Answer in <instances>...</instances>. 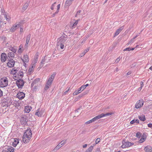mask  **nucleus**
I'll list each match as a JSON object with an SVG mask.
<instances>
[{
    "mask_svg": "<svg viewBox=\"0 0 152 152\" xmlns=\"http://www.w3.org/2000/svg\"><path fill=\"white\" fill-rule=\"evenodd\" d=\"M31 107L26 106L24 109L25 113H28L31 110Z\"/></svg>",
    "mask_w": 152,
    "mask_h": 152,
    "instance_id": "nucleus-17",
    "label": "nucleus"
},
{
    "mask_svg": "<svg viewBox=\"0 0 152 152\" xmlns=\"http://www.w3.org/2000/svg\"><path fill=\"white\" fill-rule=\"evenodd\" d=\"M16 83L19 88H21L24 84V81L22 79H19L16 81Z\"/></svg>",
    "mask_w": 152,
    "mask_h": 152,
    "instance_id": "nucleus-5",
    "label": "nucleus"
},
{
    "mask_svg": "<svg viewBox=\"0 0 152 152\" xmlns=\"http://www.w3.org/2000/svg\"><path fill=\"white\" fill-rule=\"evenodd\" d=\"M40 79L39 78H37L31 84V87H33L35 85L37 84L39 81Z\"/></svg>",
    "mask_w": 152,
    "mask_h": 152,
    "instance_id": "nucleus-18",
    "label": "nucleus"
},
{
    "mask_svg": "<svg viewBox=\"0 0 152 152\" xmlns=\"http://www.w3.org/2000/svg\"><path fill=\"white\" fill-rule=\"evenodd\" d=\"M139 118L140 120L143 121L145 120V118L144 115H142L139 116Z\"/></svg>",
    "mask_w": 152,
    "mask_h": 152,
    "instance_id": "nucleus-26",
    "label": "nucleus"
},
{
    "mask_svg": "<svg viewBox=\"0 0 152 152\" xmlns=\"http://www.w3.org/2000/svg\"><path fill=\"white\" fill-rule=\"evenodd\" d=\"M123 26H122V27H121L120 28H118V29H119V31H122V30L123 29Z\"/></svg>",
    "mask_w": 152,
    "mask_h": 152,
    "instance_id": "nucleus-60",
    "label": "nucleus"
},
{
    "mask_svg": "<svg viewBox=\"0 0 152 152\" xmlns=\"http://www.w3.org/2000/svg\"><path fill=\"white\" fill-rule=\"evenodd\" d=\"M69 90V88L64 93V94L65 95L66 94L68 91Z\"/></svg>",
    "mask_w": 152,
    "mask_h": 152,
    "instance_id": "nucleus-61",
    "label": "nucleus"
},
{
    "mask_svg": "<svg viewBox=\"0 0 152 152\" xmlns=\"http://www.w3.org/2000/svg\"><path fill=\"white\" fill-rule=\"evenodd\" d=\"M50 86L49 85H47V84H46L44 88L45 90H47L49 88Z\"/></svg>",
    "mask_w": 152,
    "mask_h": 152,
    "instance_id": "nucleus-46",
    "label": "nucleus"
},
{
    "mask_svg": "<svg viewBox=\"0 0 152 152\" xmlns=\"http://www.w3.org/2000/svg\"><path fill=\"white\" fill-rule=\"evenodd\" d=\"M19 26V24H18L15 26H13L11 28L10 31L11 32H14L16 28H18Z\"/></svg>",
    "mask_w": 152,
    "mask_h": 152,
    "instance_id": "nucleus-19",
    "label": "nucleus"
},
{
    "mask_svg": "<svg viewBox=\"0 0 152 152\" xmlns=\"http://www.w3.org/2000/svg\"><path fill=\"white\" fill-rule=\"evenodd\" d=\"M144 150L146 152H152V147L147 146L145 148Z\"/></svg>",
    "mask_w": 152,
    "mask_h": 152,
    "instance_id": "nucleus-15",
    "label": "nucleus"
},
{
    "mask_svg": "<svg viewBox=\"0 0 152 152\" xmlns=\"http://www.w3.org/2000/svg\"><path fill=\"white\" fill-rule=\"evenodd\" d=\"M60 148L57 145L55 148L53 149V151L54 152H56Z\"/></svg>",
    "mask_w": 152,
    "mask_h": 152,
    "instance_id": "nucleus-38",
    "label": "nucleus"
},
{
    "mask_svg": "<svg viewBox=\"0 0 152 152\" xmlns=\"http://www.w3.org/2000/svg\"><path fill=\"white\" fill-rule=\"evenodd\" d=\"M83 88H82L81 86L80 88H78V90L75 91L74 93H73V95H76L80 93L81 92V91H83L84 90Z\"/></svg>",
    "mask_w": 152,
    "mask_h": 152,
    "instance_id": "nucleus-14",
    "label": "nucleus"
},
{
    "mask_svg": "<svg viewBox=\"0 0 152 152\" xmlns=\"http://www.w3.org/2000/svg\"><path fill=\"white\" fill-rule=\"evenodd\" d=\"M87 94L85 92H84L81 95L78 96L77 97L78 99H79L81 97H82L83 96Z\"/></svg>",
    "mask_w": 152,
    "mask_h": 152,
    "instance_id": "nucleus-41",
    "label": "nucleus"
},
{
    "mask_svg": "<svg viewBox=\"0 0 152 152\" xmlns=\"http://www.w3.org/2000/svg\"><path fill=\"white\" fill-rule=\"evenodd\" d=\"M139 120L138 119H137L136 120L134 119L131 121L130 124H133L135 123L138 124V123H139Z\"/></svg>",
    "mask_w": 152,
    "mask_h": 152,
    "instance_id": "nucleus-27",
    "label": "nucleus"
},
{
    "mask_svg": "<svg viewBox=\"0 0 152 152\" xmlns=\"http://www.w3.org/2000/svg\"><path fill=\"white\" fill-rule=\"evenodd\" d=\"M55 75V74H53L52 75L51 77L48 78L46 83L47 85H49L50 86H51Z\"/></svg>",
    "mask_w": 152,
    "mask_h": 152,
    "instance_id": "nucleus-9",
    "label": "nucleus"
},
{
    "mask_svg": "<svg viewBox=\"0 0 152 152\" xmlns=\"http://www.w3.org/2000/svg\"><path fill=\"white\" fill-rule=\"evenodd\" d=\"M134 42V38L132 39L129 42V43H132Z\"/></svg>",
    "mask_w": 152,
    "mask_h": 152,
    "instance_id": "nucleus-55",
    "label": "nucleus"
},
{
    "mask_svg": "<svg viewBox=\"0 0 152 152\" xmlns=\"http://www.w3.org/2000/svg\"><path fill=\"white\" fill-rule=\"evenodd\" d=\"M86 39H84L81 42V43L82 44L83 42H84L86 41Z\"/></svg>",
    "mask_w": 152,
    "mask_h": 152,
    "instance_id": "nucleus-64",
    "label": "nucleus"
},
{
    "mask_svg": "<svg viewBox=\"0 0 152 152\" xmlns=\"http://www.w3.org/2000/svg\"><path fill=\"white\" fill-rule=\"evenodd\" d=\"M45 57H44V58L42 59V60L41 61V64L40 65V66L42 67L43 66V64L44 63V62L45 61Z\"/></svg>",
    "mask_w": 152,
    "mask_h": 152,
    "instance_id": "nucleus-34",
    "label": "nucleus"
},
{
    "mask_svg": "<svg viewBox=\"0 0 152 152\" xmlns=\"http://www.w3.org/2000/svg\"><path fill=\"white\" fill-rule=\"evenodd\" d=\"M95 152H100L99 149V148H97Z\"/></svg>",
    "mask_w": 152,
    "mask_h": 152,
    "instance_id": "nucleus-58",
    "label": "nucleus"
},
{
    "mask_svg": "<svg viewBox=\"0 0 152 152\" xmlns=\"http://www.w3.org/2000/svg\"><path fill=\"white\" fill-rule=\"evenodd\" d=\"M22 60L24 62H28L29 59L28 56H27L26 55H24L23 57V59H22Z\"/></svg>",
    "mask_w": 152,
    "mask_h": 152,
    "instance_id": "nucleus-22",
    "label": "nucleus"
},
{
    "mask_svg": "<svg viewBox=\"0 0 152 152\" xmlns=\"http://www.w3.org/2000/svg\"><path fill=\"white\" fill-rule=\"evenodd\" d=\"M122 145L121 147L122 148H128L134 145V143L129 141H126V140H124L122 141Z\"/></svg>",
    "mask_w": 152,
    "mask_h": 152,
    "instance_id": "nucleus-3",
    "label": "nucleus"
},
{
    "mask_svg": "<svg viewBox=\"0 0 152 152\" xmlns=\"http://www.w3.org/2000/svg\"><path fill=\"white\" fill-rule=\"evenodd\" d=\"M109 115H98L95 117L91 120L86 122L85 124L87 125L89 124L96 121L97 119L102 117L108 116Z\"/></svg>",
    "mask_w": 152,
    "mask_h": 152,
    "instance_id": "nucleus-2",
    "label": "nucleus"
},
{
    "mask_svg": "<svg viewBox=\"0 0 152 152\" xmlns=\"http://www.w3.org/2000/svg\"><path fill=\"white\" fill-rule=\"evenodd\" d=\"M2 105L3 106H6L7 107L10 105V102L8 98H4L2 100Z\"/></svg>",
    "mask_w": 152,
    "mask_h": 152,
    "instance_id": "nucleus-8",
    "label": "nucleus"
},
{
    "mask_svg": "<svg viewBox=\"0 0 152 152\" xmlns=\"http://www.w3.org/2000/svg\"><path fill=\"white\" fill-rule=\"evenodd\" d=\"M145 140V138L142 137L139 141V143H142L144 142Z\"/></svg>",
    "mask_w": 152,
    "mask_h": 152,
    "instance_id": "nucleus-39",
    "label": "nucleus"
},
{
    "mask_svg": "<svg viewBox=\"0 0 152 152\" xmlns=\"http://www.w3.org/2000/svg\"><path fill=\"white\" fill-rule=\"evenodd\" d=\"M32 135L31 129H27L25 132L23 137V141L25 143L28 142L31 139Z\"/></svg>",
    "mask_w": 152,
    "mask_h": 152,
    "instance_id": "nucleus-1",
    "label": "nucleus"
},
{
    "mask_svg": "<svg viewBox=\"0 0 152 152\" xmlns=\"http://www.w3.org/2000/svg\"><path fill=\"white\" fill-rule=\"evenodd\" d=\"M120 32L121 31H119L118 29L115 32L114 37H115V36L117 35L118 34H119Z\"/></svg>",
    "mask_w": 152,
    "mask_h": 152,
    "instance_id": "nucleus-40",
    "label": "nucleus"
},
{
    "mask_svg": "<svg viewBox=\"0 0 152 152\" xmlns=\"http://www.w3.org/2000/svg\"><path fill=\"white\" fill-rule=\"evenodd\" d=\"M18 75L19 76H23V72L21 71H19L18 73Z\"/></svg>",
    "mask_w": 152,
    "mask_h": 152,
    "instance_id": "nucleus-36",
    "label": "nucleus"
},
{
    "mask_svg": "<svg viewBox=\"0 0 152 152\" xmlns=\"http://www.w3.org/2000/svg\"><path fill=\"white\" fill-rule=\"evenodd\" d=\"M25 96V94L23 92H18L17 95V97L20 99H23Z\"/></svg>",
    "mask_w": 152,
    "mask_h": 152,
    "instance_id": "nucleus-11",
    "label": "nucleus"
},
{
    "mask_svg": "<svg viewBox=\"0 0 152 152\" xmlns=\"http://www.w3.org/2000/svg\"><path fill=\"white\" fill-rule=\"evenodd\" d=\"M87 146V145L86 144H85V145H83V148H86Z\"/></svg>",
    "mask_w": 152,
    "mask_h": 152,
    "instance_id": "nucleus-63",
    "label": "nucleus"
},
{
    "mask_svg": "<svg viewBox=\"0 0 152 152\" xmlns=\"http://www.w3.org/2000/svg\"><path fill=\"white\" fill-rule=\"evenodd\" d=\"M20 121L24 123V122H26L27 121V118L26 116V115H22L21 118H20Z\"/></svg>",
    "mask_w": 152,
    "mask_h": 152,
    "instance_id": "nucleus-13",
    "label": "nucleus"
},
{
    "mask_svg": "<svg viewBox=\"0 0 152 152\" xmlns=\"http://www.w3.org/2000/svg\"><path fill=\"white\" fill-rule=\"evenodd\" d=\"M89 50V48H88L86 49L82 53L81 56H84L85 54L88 52Z\"/></svg>",
    "mask_w": 152,
    "mask_h": 152,
    "instance_id": "nucleus-31",
    "label": "nucleus"
},
{
    "mask_svg": "<svg viewBox=\"0 0 152 152\" xmlns=\"http://www.w3.org/2000/svg\"><path fill=\"white\" fill-rule=\"evenodd\" d=\"M8 149V151H9V152L10 151V152H13L15 150V149L12 147H11Z\"/></svg>",
    "mask_w": 152,
    "mask_h": 152,
    "instance_id": "nucleus-44",
    "label": "nucleus"
},
{
    "mask_svg": "<svg viewBox=\"0 0 152 152\" xmlns=\"http://www.w3.org/2000/svg\"><path fill=\"white\" fill-rule=\"evenodd\" d=\"M4 17L7 21H9L10 20V18L9 17H8L7 15H5Z\"/></svg>",
    "mask_w": 152,
    "mask_h": 152,
    "instance_id": "nucleus-51",
    "label": "nucleus"
},
{
    "mask_svg": "<svg viewBox=\"0 0 152 152\" xmlns=\"http://www.w3.org/2000/svg\"><path fill=\"white\" fill-rule=\"evenodd\" d=\"M9 50L10 51H11L12 52H13L14 53H15L16 51V49L15 48H14L12 47H10L9 48Z\"/></svg>",
    "mask_w": 152,
    "mask_h": 152,
    "instance_id": "nucleus-30",
    "label": "nucleus"
},
{
    "mask_svg": "<svg viewBox=\"0 0 152 152\" xmlns=\"http://www.w3.org/2000/svg\"><path fill=\"white\" fill-rule=\"evenodd\" d=\"M58 12L56 11V12L55 13H54L53 14V15H52V16L53 17H54L56 15V14Z\"/></svg>",
    "mask_w": 152,
    "mask_h": 152,
    "instance_id": "nucleus-56",
    "label": "nucleus"
},
{
    "mask_svg": "<svg viewBox=\"0 0 152 152\" xmlns=\"http://www.w3.org/2000/svg\"><path fill=\"white\" fill-rule=\"evenodd\" d=\"M94 149V147L92 146H90L85 152H91Z\"/></svg>",
    "mask_w": 152,
    "mask_h": 152,
    "instance_id": "nucleus-32",
    "label": "nucleus"
},
{
    "mask_svg": "<svg viewBox=\"0 0 152 152\" xmlns=\"http://www.w3.org/2000/svg\"><path fill=\"white\" fill-rule=\"evenodd\" d=\"M140 87H143L144 86L143 83L142 81H141L140 82Z\"/></svg>",
    "mask_w": 152,
    "mask_h": 152,
    "instance_id": "nucleus-59",
    "label": "nucleus"
},
{
    "mask_svg": "<svg viewBox=\"0 0 152 152\" xmlns=\"http://www.w3.org/2000/svg\"><path fill=\"white\" fill-rule=\"evenodd\" d=\"M35 63H34V64L32 65V66L30 67L28 69V72H31L33 70V69L34 68V67L35 66Z\"/></svg>",
    "mask_w": 152,
    "mask_h": 152,
    "instance_id": "nucleus-35",
    "label": "nucleus"
},
{
    "mask_svg": "<svg viewBox=\"0 0 152 152\" xmlns=\"http://www.w3.org/2000/svg\"><path fill=\"white\" fill-rule=\"evenodd\" d=\"M142 135L141 133L140 132H138L136 133V137H137L140 138Z\"/></svg>",
    "mask_w": 152,
    "mask_h": 152,
    "instance_id": "nucleus-37",
    "label": "nucleus"
},
{
    "mask_svg": "<svg viewBox=\"0 0 152 152\" xmlns=\"http://www.w3.org/2000/svg\"><path fill=\"white\" fill-rule=\"evenodd\" d=\"M64 43H57V45L58 46H59L61 49H63L64 48Z\"/></svg>",
    "mask_w": 152,
    "mask_h": 152,
    "instance_id": "nucleus-33",
    "label": "nucleus"
},
{
    "mask_svg": "<svg viewBox=\"0 0 152 152\" xmlns=\"http://www.w3.org/2000/svg\"><path fill=\"white\" fill-rule=\"evenodd\" d=\"M74 0H67L65 2V5L66 6H69L71 4L72 1Z\"/></svg>",
    "mask_w": 152,
    "mask_h": 152,
    "instance_id": "nucleus-23",
    "label": "nucleus"
},
{
    "mask_svg": "<svg viewBox=\"0 0 152 152\" xmlns=\"http://www.w3.org/2000/svg\"><path fill=\"white\" fill-rule=\"evenodd\" d=\"M31 35L30 34H29L26 37V40L29 41L31 38Z\"/></svg>",
    "mask_w": 152,
    "mask_h": 152,
    "instance_id": "nucleus-43",
    "label": "nucleus"
},
{
    "mask_svg": "<svg viewBox=\"0 0 152 152\" xmlns=\"http://www.w3.org/2000/svg\"><path fill=\"white\" fill-rule=\"evenodd\" d=\"M75 20V22L74 23L72 24V25H71V28L73 29L76 27V26L77 25V23H78V21L80 20V19H78L77 20Z\"/></svg>",
    "mask_w": 152,
    "mask_h": 152,
    "instance_id": "nucleus-16",
    "label": "nucleus"
},
{
    "mask_svg": "<svg viewBox=\"0 0 152 152\" xmlns=\"http://www.w3.org/2000/svg\"><path fill=\"white\" fill-rule=\"evenodd\" d=\"M38 56H39L38 53H36V54H35V56L34 57V61H35V62L34 63H35V64L37 62V58H38Z\"/></svg>",
    "mask_w": 152,
    "mask_h": 152,
    "instance_id": "nucleus-29",
    "label": "nucleus"
},
{
    "mask_svg": "<svg viewBox=\"0 0 152 152\" xmlns=\"http://www.w3.org/2000/svg\"><path fill=\"white\" fill-rule=\"evenodd\" d=\"M14 53L13 52H10L8 54V57H11L12 58L14 57Z\"/></svg>",
    "mask_w": 152,
    "mask_h": 152,
    "instance_id": "nucleus-28",
    "label": "nucleus"
},
{
    "mask_svg": "<svg viewBox=\"0 0 152 152\" xmlns=\"http://www.w3.org/2000/svg\"><path fill=\"white\" fill-rule=\"evenodd\" d=\"M44 113V111L43 109L39 108L35 114H42Z\"/></svg>",
    "mask_w": 152,
    "mask_h": 152,
    "instance_id": "nucleus-20",
    "label": "nucleus"
},
{
    "mask_svg": "<svg viewBox=\"0 0 152 152\" xmlns=\"http://www.w3.org/2000/svg\"><path fill=\"white\" fill-rule=\"evenodd\" d=\"M67 39V36H64L63 35L62 36L59 38V40L58 41V43H64L65 42L66 40Z\"/></svg>",
    "mask_w": 152,
    "mask_h": 152,
    "instance_id": "nucleus-7",
    "label": "nucleus"
},
{
    "mask_svg": "<svg viewBox=\"0 0 152 152\" xmlns=\"http://www.w3.org/2000/svg\"><path fill=\"white\" fill-rule=\"evenodd\" d=\"M81 12V10H79L77 11L75 15V17H77V15H79L80 14Z\"/></svg>",
    "mask_w": 152,
    "mask_h": 152,
    "instance_id": "nucleus-45",
    "label": "nucleus"
},
{
    "mask_svg": "<svg viewBox=\"0 0 152 152\" xmlns=\"http://www.w3.org/2000/svg\"><path fill=\"white\" fill-rule=\"evenodd\" d=\"M2 152H9L8 151V150H3Z\"/></svg>",
    "mask_w": 152,
    "mask_h": 152,
    "instance_id": "nucleus-62",
    "label": "nucleus"
},
{
    "mask_svg": "<svg viewBox=\"0 0 152 152\" xmlns=\"http://www.w3.org/2000/svg\"><path fill=\"white\" fill-rule=\"evenodd\" d=\"M130 50H131L130 48V47H129V48H125V49H124V50L123 51H130Z\"/></svg>",
    "mask_w": 152,
    "mask_h": 152,
    "instance_id": "nucleus-47",
    "label": "nucleus"
},
{
    "mask_svg": "<svg viewBox=\"0 0 152 152\" xmlns=\"http://www.w3.org/2000/svg\"><path fill=\"white\" fill-rule=\"evenodd\" d=\"M19 140L17 139H15L14 141L12 143V145L15 147L19 143Z\"/></svg>",
    "mask_w": 152,
    "mask_h": 152,
    "instance_id": "nucleus-21",
    "label": "nucleus"
},
{
    "mask_svg": "<svg viewBox=\"0 0 152 152\" xmlns=\"http://www.w3.org/2000/svg\"><path fill=\"white\" fill-rule=\"evenodd\" d=\"M100 139L99 138H97L96 140V143L98 144L100 141Z\"/></svg>",
    "mask_w": 152,
    "mask_h": 152,
    "instance_id": "nucleus-50",
    "label": "nucleus"
},
{
    "mask_svg": "<svg viewBox=\"0 0 152 152\" xmlns=\"http://www.w3.org/2000/svg\"><path fill=\"white\" fill-rule=\"evenodd\" d=\"M148 127L152 129V123L151 124V123H150L148 124Z\"/></svg>",
    "mask_w": 152,
    "mask_h": 152,
    "instance_id": "nucleus-52",
    "label": "nucleus"
},
{
    "mask_svg": "<svg viewBox=\"0 0 152 152\" xmlns=\"http://www.w3.org/2000/svg\"><path fill=\"white\" fill-rule=\"evenodd\" d=\"M8 85V80L7 77L3 78L0 81V86L1 87H4Z\"/></svg>",
    "mask_w": 152,
    "mask_h": 152,
    "instance_id": "nucleus-4",
    "label": "nucleus"
},
{
    "mask_svg": "<svg viewBox=\"0 0 152 152\" xmlns=\"http://www.w3.org/2000/svg\"><path fill=\"white\" fill-rule=\"evenodd\" d=\"M88 85H89L88 84H86L85 85H83L82 86V88H83L84 89H85L86 88V87L87 86H88Z\"/></svg>",
    "mask_w": 152,
    "mask_h": 152,
    "instance_id": "nucleus-48",
    "label": "nucleus"
},
{
    "mask_svg": "<svg viewBox=\"0 0 152 152\" xmlns=\"http://www.w3.org/2000/svg\"><path fill=\"white\" fill-rule=\"evenodd\" d=\"M60 7V4H58L57 6V8L56 11H57V12H59Z\"/></svg>",
    "mask_w": 152,
    "mask_h": 152,
    "instance_id": "nucleus-53",
    "label": "nucleus"
},
{
    "mask_svg": "<svg viewBox=\"0 0 152 152\" xmlns=\"http://www.w3.org/2000/svg\"><path fill=\"white\" fill-rule=\"evenodd\" d=\"M3 91L0 89V97L2 96Z\"/></svg>",
    "mask_w": 152,
    "mask_h": 152,
    "instance_id": "nucleus-57",
    "label": "nucleus"
},
{
    "mask_svg": "<svg viewBox=\"0 0 152 152\" xmlns=\"http://www.w3.org/2000/svg\"><path fill=\"white\" fill-rule=\"evenodd\" d=\"M66 140H62L58 145V146L60 148H61L66 143Z\"/></svg>",
    "mask_w": 152,
    "mask_h": 152,
    "instance_id": "nucleus-24",
    "label": "nucleus"
},
{
    "mask_svg": "<svg viewBox=\"0 0 152 152\" xmlns=\"http://www.w3.org/2000/svg\"><path fill=\"white\" fill-rule=\"evenodd\" d=\"M29 5V3L26 2V3L23 6L22 9L24 11L26 10L28 8Z\"/></svg>",
    "mask_w": 152,
    "mask_h": 152,
    "instance_id": "nucleus-25",
    "label": "nucleus"
},
{
    "mask_svg": "<svg viewBox=\"0 0 152 152\" xmlns=\"http://www.w3.org/2000/svg\"><path fill=\"white\" fill-rule=\"evenodd\" d=\"M29 42V41H27L26 40V43L25 45V48H27L28 47V43Z\"/></svg>",
    "mask_w": 152,
    "mask_h": 152,
    "instance_id": "nucleus-42",
    "label": "nucleus"
},
{
    "mask_svg": "<svg viewBox=\"0 0 152 152\" xmlns=\"http://www.w3.org/2000/svg\"><path fill=\"white\" fill-rule=\"evenodd\" d=\"M143 104L144 102L143 99H142L141 100H139L136 104L135 107L137 109L140 108L143 105Z\"/></svg>",
    "mask_w": 152,
    "mask_h": 152,
    "instance_id": "nucleus-6",
    "label": "nucleus"
},
{
    "mask_svg": "<svg viewBox=\"0 0 152 152\" xmlns=\"http://www.w3.org/2000/svg\"><path fill=\"white\" fill-rule=\"evenodd\" d=\"M15 63V61L13 59L9 60L7 63V66L9 67H12L14 66Z\"/></svg>",
    "mask_w": 152,
    "mask_h": 152,
    "instance_id": "nucleus-10",
    "label": "nucleus"
},
{
    "mask_svg": "<svg viewBox=\"0 0 152 152\" xmlns=\"http://www.w3.org/2000/svg\"><path fill=\"white\" fill-rule=\"evenodd\" d=\"M120 60V58L119 57L116 59L115 62H116V63H117L119 62Z\"/></svg>",
    "mask_w": 152,
    "mask_h": 152,
    "instance_id": "nucleus-54",
    "label": "nucleus"
},
{
    "mask_svg": "<svg viewBox=\"0 0 152 152\" xmlns=\"http://www.w3.org/2000/svg\"><path fill=\"white\" fill-rule=\"evenodd\" d=\"M56 2H55L52 5H51V9L52 10H53V9H54V5L55 4H56Z\"/></svg>",
    "mask_w": 152,
    "mask_h": 152,
    "instance_id": "nucleus-49",
    "label": "nucleus"
},
{
    "mask_svg": "<svg viewBox=\"0 0 152 152\" xmlns=\"http://www.w3.org/2000/svg\"><path fill=\"white\" fill-rule=\"evenodd\" d=\"M6 58H7V55L4 53H2L1 55V60L2 62H4L6 59Z\"/></svg>",
    "mask_w": 152,
    "mask_h": 152,
    "instance_id": "nucleus-12",
    "label": "nucleus"
}]
</instances>
